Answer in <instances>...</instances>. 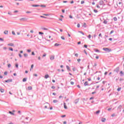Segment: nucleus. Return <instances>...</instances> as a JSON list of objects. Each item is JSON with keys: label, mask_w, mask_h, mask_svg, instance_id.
<instances>
[{"label": "nucleus", "mask_w": 124, "mask_h": 124, "mask_svg": "<svg viewBox=\"0 0 124 124\" xmlns=\"http://www.w3.org/2000/svg\"><path fill=\"white\" fill-rule=\"evenodd\" d=\"M48 38H51V36L50 35H49L48 36H46V37L45 38V39L46 41H50V40H48Z\"/></svg>", "instance_id": "nucleus-1"}, {"label": "nucleus", "mask_w": 124, "mask_h": 124, "mask_svg": "<svg viewBox=\"0 0 124 124\" xmlns=\"http://www.w3.org/2000/svg\"><path fill=\"white\" fill-rule=\"evenodd\" d=\"M115 71H116V72H117V73H119V72H120V67H118L115 69Z\"/></svg>", "instance_id": "nucleus-2"}, {"label": "nucleus", "mask_w": 124, "mask_h": 124, "mask_svg": "<svg viewBox=\"0 0 124 124\" xmlns=\"http://www.w3.org/2000/svg\"><path fill=\"white\" fill-rule=\"evenodd\" d=\"M122 105H120L118 108H117V110H118L119 111V112H121L122 110H121V109H122Z\"/></svg>", "instance_id": "nucleus-3"}, {"label": "nucleus", "mask_w": 124, "mask_h": 124, "mask_svg": "<svg viewBox=\"0 0 124 124\" xmlns=\"http://www.w3.org/2000/svg\"><path fill=\"white\" fill-rule=\"evenodd\" d=\"M78 102H79V98L75 100V101H74V103H75V104H77Z\"/></svg>", "instance_id": "nucleus-4"}, {"label": "nucleus", "mask_w": 124, "mask_h": 124, "mask_svg": "<svg viewBox=\"0 0 124 124\" xmlns=\"http://www.w3.org/2000/svg\"><path fill=\"white\" fill-rule=\"evenodd\" d=\"M19 20H20V21H27V20H28V19H27V18L24 17V18H21L19 19Z\"/></svg>", "instance_id": "nucleus-5"}, {"label": "nucleus", "mask_w": 124, "mask_h": 124, "mask_svg": "<svg viewBox=\"0 0 124 124\" xmlns=\"http://www.w3.org/2000/svg\"><path fill=\"white\" fill-rule=\"evenodd\" d=\"M103 50L106 51V52H110V50H109V48H103Z\"/></svg>", "instance_id": "nucleus-6"}, {"label": "nucleus", "mask_w": 124, "mask_h": 124, "mask_svg": "<svg viewBox=\"0 0 124 124\" xmlns=\"http://www.w3.org/2000/svg\"><path fill=\"white\" fill-rule=\"evenodd\" d=\"M6 83H10V82H12V79H8L7 80H5Z\"/></svg>", "instance_id": "nucleus-7"}, {"label": "nucleus", "mask_w": 124, "mask_h": 124, "mask_svg": "<svg viewBox=\"0 0 124 124\" xmlns=\"http://www.w3.org/2000/svg\"><path fill=\"white\" fill-rule=\"evenodd\" d=\"M103 3H104V2H103V0H100L99 2V4H100V5H102V4H103Z\"/></svg>", "instance_id": "nucleus-8"}, {"label": "nucleus", "mask_w": 124, "mask_h": 124, "mask_svg": "<svg viewBox=\"0 0 124 124\" xmlns=\"http://www.w3.org/2000/svg\"><path fill=\"white\" fill-rule=\"evenodd\" d=\"M101 122H102V123H104V122H105V121H106V119L104 118H102L101 119Z\"/></svg>", "instance_id": "nucleus-9"}, {"label": "nucleus", "mask_w": 124, "mask_h": 124, "mask_svg": "<svg viewBox=\"0 0 124 124\" xmlns=\"http://www.w3.org/2000/svg\"><path fill=\"white\" fill-rule=\"evenodd\" d=\"M50 60H51V61H53V60H55V56H50Z\"/></svg>", "instance_id": "nucleus-10"}, {"label": "nucleus", "mask_w": 124, "mask_h": 124, "mask_svg": "<svg viewBox=\"0 0 124 124\" xmlns=\"http://www.w3.org/2000/svg\"><path fill=\"white\" fill-rule=\"evenodd\" d=\"M8 46H11L12 47H13V46H14V44L13 43H10L8 44Z\"/></svg>", "instance_id": "nucleus-11"}, {"label": "nucleus", "mask_w": 124, "mask_h": 124, "mask_svg": "<svg viewBox=\"0 0 124 124\" xmlns=\"http://www.w3.org/2000/svg\"><path fill=\"white\" fill-rule=\"evenodd\" d=\"M84 86H85V87H86V86H89V84L88 83V81H86V82L84 83Z\"/></svg>", "instance_id": "nucleus-12"}, {"label": "nucleus", "mask_w": 124, "mask_h": 124, "mask_svg": "<svg viewBox=\"0 0 124 124\" xmlns=\"http://www.w3.org/2000/svg\"><path fill=\"white\" fill-rule=\"evenodd\" d=\"M32 6L33 7H39V6H40L39 5H32Z\"/></svg>", "instance_id": "nucleus-13"}, {"label": "nucleus", "mask_w": 124, "mask_h": 124, "mask_svg": "<svg viewBox=\"0 0 124 124\" xmlns=\"http://www.w3.org/2000/svg\"><path fill=\"white\" fill-rule=\"evenodd\" d=\"M27 80H28V78H25L23 79L22 81H23V82H26L27 81Z\"/></svg>", "instance_id": "nucleus-14"}, {"label": "nucleus", "mask_w": 124, "mask_h": 124, "mask_svg": "<svg viewBox=\"0 0 124 124\" xmlns=\"http://www.w3.org/2000/svg\"><path fill=\"white\" fill-rule=\"evenodd\" d=\"M120 76H124V72H123V71H121L120 73Z\"/></svg>", "instance_id": "nucleus-15"}, {"label": "nucleus", "mask_w": 124, "mask_h": 124, "mask_svg": "<svg viewBox=\"0 0 124 124\" xmlns=\"http://www.w3.org/2000/svg\"><path fill=\"white\" fill-rule=\"evenodd\" d=\"M104 24L105 25L107 24V23H108V21H107L106 20H104L103 21Z\"/></svg>", "instance_id": "nucleus-16"}, {"label": "nucleus", "mask_w": 124, "mask_h": 124, "mask_svg": "<svg viewBox=\"0 0 124 124\" xmlns=\"http://www.w3.org/2000/svg\"><path fill=\"white\" fill-rule=\"evenodd\" d=\"M0 92H1V93H4V89H0Z\"/></svg>", "instance_id": "nucleus-17"}, {"label": "nucleus", "mask_w": 124, "mask_h": 124, "mask_svg": "<svg viewBox=\"0 0 124 124\" xmlns=\"http://www.w3.org/2000/svg\"><path fill=\"white\" fill-rule=\"evenodd\" d=\"M4 33V34H8V31H5Z\"/></svg>", "instance_id": "nucleus-18"}, {"label": "nucleus", "mask_w": 124, "mask_h": 124, "mask_svg": "<svg viewBox=\"0 0 124 124\" xmlns=\"http://www.w3.org/2000/svg\"><path fill=\"white\" fill-rule=\"evenodd\" d=\"M64 108L65 109H67V107L66 106L65 103H64Z\"/></svg>", "instance_id": "nucleus-19"}, {"label": "nucleus", "mask_w": 124, "mask_h": 124, "mask_svg": "<svg viewBox=\"0 0 124 124\" xmlns=\"http://www.w3.org/2000/svg\"><path fill=\"white\" fill-rule=\"evenodd\" d=\"M45 78L46 79H47V78H49V75H45Z\"/></svg>", "instance_id": "nucleus-20"}, {"label": "nucleus", "mask_w": 124, "mask_h": 124, "mask_svg": "<svg viewBox=\"0 0 124 124\" xmlns=\"http://www.w3.org/2000/svg\"><path fill=\"white\" fill-rule=\"evenodd\" d=\"M9 114H11V115H13V116L15 115L14 113L12 112L11 111H9Z\"/></svg>", "instance_id": "nucleus-21"}, {"label": "nucleus", "mask_w": 124, "mask_h": 124, "mask_svg": "<svg viewBox=\"0 0 124 124\" xmlns=\"http://www.w3.org/2000/svg\"><path fill=\"white\" fill-rule=\"evenodd\" d=\"M28 89L30 91L31 90H32V87H31V86H29L28 87Z\"/></svg>", "instance_id": "nucleus-22"}, {"label": "nucleus", "mask_w": 124, "mask_h": 124, "mask_svg": "<svg viewBox=\"0 0 124 124\" xmlns=\"http://www.w3.org/2000/svg\"><path fill=\"white\" fill-rule=\"evenodd\" d=\"M60 45H61V44H59L58 43H55L54 44V46H60Z\"/></svg>", "instance_id": "nucleus-23"}, {"label": "nucleus", "mask_w": 124, "mask_h": 124, "mask_svg": "<svg viewBox=\"0 0 124 124\" xmlns=\"http://www.w3.org/2000/svg\"><path fill=\"white\" fill-rule=\"evenodd\" d=\"M42 30H44V31H48V29L45 28H42Z\"/></svg>", "instance_id": "nucleus-24"}, {"label": "nucleus", "mask_w": 124, "mask_h": 124, "mask_svg": "<svg viewBox=\"0 0 124 124\" xmlns=\"http://www.w3.org/2000/svg\"><path fill=\"white\" fill-rule=\"evenodd\" d=\"M66 68L68 70H70V67L69 66H66Z\"/></svg>", "instance_id": "nucleus-25"}, {"label": "nucleus", "mask_w": 124, "mask_h": 124, "mask_svg": "<svg viewBox=\"0 0 124 124\" xmlns=\"http://www.w3.org/2000/svg\"><path fill=\"white\" fill-rule=\"evenodd\" d=\"M24 56L25 58H27L28 57V54H26V53L24 54Z\"/></svg>", "instance_id": "nucleus-26"}, {"label": "nucleus", "mask_w": 124, "mask_h": 124, "mask_svg": "<svg viewBox=\"0 0 124 124\" xmlns=\"http://www.w3.org/2000/svg\"><path fill=\"white\" fill-rule=\"evenodd\" d=\"M40 17H41V18H45V19H46V18H47V17L44 16H41Z\"/></svg>", "instance_id": "nucleus-27"}, {"label": "nucleus", "mask_w": 124, "mask_h": 124, "mask_svg": "<svg viewBox=\"0 0 124 124\" xmlns=\"http://www.w3.org/2000/svg\"><path fill=\"white\" fill-rule=\"evenodd\" d=\"M10 67H11V64H8V68H10Z\"/></svg>", "instance_id": "nucleus-28"}, {"label": "nucleus", "mask_w": 124, "mask_h": 124, "mask_svg": "<svg viewBox=\"0 0 124 124\" xmlns=\"http://www.w3.org/2000/svg\"><path fill=\"white\" fill-rule=\"evenodd\" d=\"M12 34H13L14 35H16V34L15 33V32L14 31H12Z\"/></svg>", "instance_id": "nucleus-29"}, {"label": "nucleus", "mask_w": 124, "mask_h": 124, "mask_svg": "<svg viewBox=\"0 0 124 124\" xmlns=\"http://www.w3.org/2000/svg\"><path fill=\"white\" fill-rule=\"evenodd\" d=\"M61 38L62 39V40H65V38H64V36H62Z\"/></svg>", "instance_id": "nucleus-30"}, {"label": "nucleus", "mask_w": 124, "mask_h": 124, "mask_svg": "<svg viewBox=\"0 0 124 124\" xmlns=\"http://www.w3.org/2000/svg\"><path fill=\"white\" fill-rule=\"evenodd\" d=\"M16 68H18V67H19V65L18 64V63L16 64Z\"/></svg>", "instance_id": "nucleus-31"}, {"label": "nucleus", "mask_w": 124, "mask_h": 124, "mask_svg": "<svg viewBox=\"0 0 124 124\" xmlns=\"http://www.w3.org/2000/svg\"><path fill=\"white\" fill-rule=\"evenodd\" d=\"M7 74H8V72H7L6 71L4 73V75H7Z\"/></svg>", "instance_id": "nucleus-32"}, {"label": "nucleus", "mask_w": 124, "mask_h": 124, "mask_svg": "<svg viewBox=\"0 0 124 124\" xmlns=\"http://www.w3.org/2000/svg\"><path fill=\"white\" fill-rule=\"evenodd\" d=\"M99 113H100V110H97L96 111V114H99Z\"/></svg>", "instance_id": "nucleus-33"}, {"label": "nucleus", "mask_w": 124, "mask_h": 124, "mask_svg": "<svg viewBox=\"0 0 124 124\" xmlns=\"http://www.w3.org/2000/svg\"><path fill=\"white\" fill-rule=\"evenodd\" d=\"M84 3H85V1L82 0V1H81V4H84Z\"/></svg>", "instance_id": "nucleus-34"}, {"label": "nucleus", "mask_w": 124, "mask_h": 124, "mask_svg": "<svg viewBox=\"0 0 124 124\" xmlns=\"http://www.w3.org/2000/svg\"><path fill=\"white\" fill-rule=\"evenodd\" d=\"M53 102H54V103H57V102H58V100H53Z\"/></svg>", "instance_id": "nucleus-35"}, {"label": "nucleus", "mask_w": 124, "mask_h": 124, "mask_svg": "<svg viewBox=\"0 0 124 124\" xmlns=\"http://www.w3.org/2000/svg\"><path fill=\"white\" fill-rule=\"evenodd\" d=\"M9 50H10V51H13V48H12V47H9Z\"/></svg>", "instance_id": "nucleus-36"}, {"label": "nucleus", "mask_w": 124, "mask_h": 124, "mask_svg": "<svg viewBox=\"0 0 124 124\" xmlns=\"http://www.w3.org/2000/svg\"><path fill=\"white\" fill-rule=\"evenodd\" d=\"M0 41L3 42L4 41V40H3V39H2V38H0Z\"/></svg>", "instance_id": "nucleus-37"}, {"label": "nucleus", "mask_w": 124, "mask_h": 124, "mask_svg": "<svg viewBox=\"0 0 124 124\" xmlns=\"http://www.w3.org/2000/svg\"><path fill=\"white\" fill-rule=\"evenodd\" d=\"M43 15H44V16H49V14H43Z\"/></svg>", "instance_id": "nucleus-38"}, {"label": "nucleus", "mask_w": 124, "mask_h": 124, "mask_svg": "<svg viewBox=\"0 0 124 124\" xmlns=\"http://www.w3.org/2000/svg\"><path fill=\"white\" fill-rule=\"evenodd\" d=\"M121 89H122V88H118V89H117L118 92H120V91H121Z\"/></svg>", "instance_id": "nucleus-39"}, {"label": "nucleus", "mask_w": 124, "mask_h": 124, "mask_svg": "<svg viewBox=\"0 0 124 124\" xmlns=\"http://www.w3.org/2000/svg\"><path fill=\"white\" fill-rule=\"evenodd\" d=\"M65 117H66V115H63L61 116V118H64Z\"/></svg>", "instance_id": "nucleus-40"}, {"label": "nucleus", "mask_w": 124, "mask_h": 124, "mask_svg": "<svg viewBox=\"0 0 124 124\" xmlns=\"http://www.w3.org/2000/svg\"><path fill=\"white\" fill-rule=\"evenodd\" d=\"M27 52H28V53H31V49H28V50H27Z\"/></svg>", "instance_id": "nucleus-41"}, {"label": "nucleus", "mask_w": 124, "mask_h": 124, "mask_svg": "<svg viewBox=\"0 0 124 124\" xmlns=\"http://www.w3.org/2000/svg\"><path fill=\"white\" fill-rule=\"evenodd\" d=\"M94 51H95V52H99V50H98L97 49H95Z\"/></svg>", "instance_id": "nucleus-42"}, {"label": "nucleus", "mask_w": 124, "mask_h": 124, "mask_svg": "<svg viewBox=\"0 0 124 124\" xmlns=\"http://www.w3.org/2000/svg\"><path fill=\"white\" fill-rule=\"evenodd\" d=\"M113 20H114V21H117V17H114L113 18Z\"/></svg>", "instance_id": "nucleus-43"}, {"label": "nucleus", "mask_w": 124, "mask_h": 124, "mask_svg": "<svg viewBox=\"0 0 124 124\" xmlns=\"http://www.w3.org/2000/svg\"><path fill=\"white\" fill-rule=\"evenodd\" d=\"M77 61L78 62H81V59H78L77 60Z\"/></svg>", "instance_id": "nucleus-44"}, {"label": "nucleus", "mask_w": 124, "mask_h": 124, "mask_svg": "<svg viewBox=\"0 0 124 124\" xmlns=\"http://www.w3.org/2000/svg\"><path fill=\"white\" fill-rule=\"evenodd\" d=\"M93 11H94V12L95 13H97V10L94 9V10H93Z\"/></svg>", "instance_id": "nucleus-45"}, {"label": "nucleus", "mask_w": 124, "mask_h": 124, "mask_svg": "<svg viewBox=\"0 0 124 124\" xmlns=\"http://www.w3.org/2000/svg\"><path fill=\"white\" fill-rule=\"evenodd\" d=\"M39 34H44V33L42 32H39Z\"/></svg>", "instance_id": "nucleus-46"}, {"label": "nucleus", "mask_w": 124, "mask_h": 124, "mask_svg": "<svg viewBox=\"0 0 124 124\" xmlns=\"http://www.w3.org/2000/svg\"><path fill=\"white\" fill-rule=\"evenodd\" d=\"M69 18H70V19H73V17L71 15L69 16Z\"/></svg>", "instance_id": "nucleus-47"}, {"label": "nucleus", "mask_w": 124, "mask_h": 124, "mask_svg": "<svg viewBox=\"0 0 124 124\" xmlns=\"http://www.w3.org/2000/svg\"><path fill=\"white\" fill-rule=\"evenodd\" d=\"M83 27H84V28H86V23H84V24H83Z\"/></svg>", "instance_id": "nucleus-48"}, {"label": "nucleus", "mask_w": 124, "mask_h": 124, "mask_svg": "<svg viewBox=\"0 0 124 124\" xmlns=\"http://www.w3.org/2000/svg\"><path fill=\"white\" fill-rule=\"evenodd\" d=\"M88 38H91L92 37V35H89V36H88Z\"/></svg>", "instance_id": "nucleus-49"}, {"label": "nucleus", "mask_w": 124, "mask_h": 124, "mask_svg": "<svg viewBox=\"0 0 124 124\" xmlns=\"http://www.w3.org/2000/svg\"><path fill=\"white\" fill-rule=\"evenodd\" d=\"M51 89H56V87H55L54 86H53L51 87Z\"/></svg>", "instance_id": "nucleus-50"}, {"label": "nucleus", "mask_w": 124, "mask_h": 124, "mask_svg": "<svg viewBox=\"0 0 124 124\" xmlns=\"http://www.w3.org/2000/svg\"><path fill=\"white\" fill-rule=\"evenodd\" d=\"M26 13H27V14H30V13H31V12L27 11V12H26Z\"/></svg>", "instance_id": "nucleus-51"}, {"label": "nucleus", "mask_w": 124, "mask_h": 124, "mask_svg": "<svg viewBox=\"0 0 124 124\" xmlns=\"http://www.w3.org/2000/svg\"><path fill=\"white\" fill-rule=\"evenodd\" d=\"M70 83L71 85H74V82L71 81Z\"/></svg>", "instance_id": "nucleus-52"}, {"label": "nucleus", "mask_w": 124, "mask_h": 124, "mask_svg": "<svg viewBox=\"0 0 124 124\" xmlns=\"http://www.w3.org/2000/svg\"><path fill=\"white\" fill-rule=\"evenodd\" d=\"M113 32H114V31H111L110 32V34H112V33H113Z\"/></svg>", "instance_id": "nucleus-53"}, {"label": "nucleus", "mask_w": 124, "mask_h": 124, "mask_svg": "<svg viewBox=\"0 0 124 124\" xmlns=\"http://www.w3.org/2000/svg\"><path fill=\"white\" fill-rule=\"evenodd\" d=\"M31 55H32V56H34V55H35V54L34 53V52H32Z\"/></svg>", "instance_id": "nucleus-54"}, {"label": "nucleus", "mask_w": 124, "mask_h": 124, "mask_svg": "<svg viewBox=\"0 0 124 124\" xmlns=\"http://www.w3.org/2000/svg\"><path fill=\"white\" fill-rule=\"evenodd\" d=\"M32 68H33V64L31 65V69H32Z\"/></svg>", "instance_id": "nucleus-55"}, {"label": "nucleus", "mask_w": 124, "mask_h": 124, "mask_svg": "<svg viewBox=\"0 0 124 124\" xmlns=\"http://www.w3.org/2000/svg\"><path fill=\"white\" fill-rule=\"evenodd\" d=\"M18 56H19L20 58H22V55H21V54H19Z\"/></svg>", "instance_id": "nucleus-56"}, {"label": "nucleus", "mask_w": 124, "mask_h": 124, "mask_svg": "<svg viewBox=\"0 0 124 124\" xmlns=\"http://www.w3.org/2000/svg\"><path fill=\"white\" fill-rule=\"evenodd\" d=\"M78 28H80V24H78Z\"/></svg>", "instance_id": "nucleus-57"}, {"label": "nucleus", "mask_w": 124, "mask_h": 124, "mask_svg": "<svg viewBox=\"0 0 124 124\" xmlns=\"http://www.w3.org/2000/svg\"><path fill=\"white\" fill-rule=\"evenodd\" d=\"M85 48H87L88 46L87 45H84Z\"/></svg>", "instance_id": "nucleus-58"}, {"label": "nucleus", "mask_w": 124, "mask_h": 124, "mask_svg": "<svg viewBox=\"0 0 124 124\" xmlns=\"http://www.w3.org/2000/svg\"><path fill=\"white\" fill-rule=\"evenodd\" d=\"M95 58H96L97 60H98V59L99 58V57H98V56H97L95 57Z\"/></svg>", "instance_id": "nucleus-59"}, {"label": "nucleus", "mask_w": 124, "mask_h": 124, "mask_svg": "<svg viewBox=\"0 0 124 124\" xmlns=\"http://www.w3.org/2000/svg\"><path fill=\"white\" fill-rule=\"evenodd\" d=\"M30 32H31V33H33V30H31Z\"/></svg>", "instance_id": "nucleus-60"}, {"label": "nucleus", "mask_w": 124, "mask_h": 124, "mask_svg": "<svg viewBox=\"0 0 124 124\" xmlns=\"http://www.w3.org/2000/svg\"><path fill=\"white\" fill-rule=\"evenodd\" d=\"M75 57H78V53L75 54Z\"/></svg>", "instance_id": "nucleus-61"}, {"label": "nucleus", "mask_w": 124, "mask_h": 124, "mask_svg": "<svg viewBox=\"0 0 124 124\" xmlns=\"http://www.w3.org/2000/svg\"><path fill=\"white\" fill-rule=\"evenodd\" d=\"M108 73V72H106L104 74L105 75H107V74Z\"/></svg>", "instance_id": "nucleus-62"}, {"label": "nucleus", "mask_w": 124, "mask_h": 124, "mask_svg": "<svg viewBox=\"0 0 124 124\" xmlns=\"http://www.w3.org/2000/svg\"><path fill=\"white\" fill-rule=\"evenodd\" d=\"M43 57H46V54L45 53L44 55H43Z\"/></svg>", "instance_id": "nucleus-63"}, {"label": "nucleus", "mask_w": 124, "mask_h": 124, "mask_svg": "<svg viewBox=\"0 0 124 124\" xmlns=\"http://www.w3.org/2000/svg\"><path fill=\"white\" fill-rule=\"evenodd\" d=\"M63 124H66V121L63 122Z\"/></svg>", "instance_id": "nucleus-64"}]
</instances>
